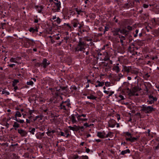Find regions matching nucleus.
<instances>
[{"mask_svg":"<svg viewBox=\"0 0 159 159\" xmlns=\"http://www.w3.org/2000/svg\"><path fill=\"white\" fill-rule=\"evenodd\" d=\"M141 107V111H143L146 114L151 113L155 110V108L152 106H147L144 105H143Z\"/></svg>","mask_w":159,"mask_h":159,"instance_id":"obj_1","label":"nucleus"},{"mask_svg":"<svg viewBox=\"0 0 159 159\" xmlns=\"http://www.w3.org/2000/svg\"><path fill=\"white\" fill-rule=\"evenodd\" d=\"M54 3L55 6H53V8H52V10L53 12H59L60 10V8L61 7V3L58 0H54Z\"/></svg>","mask_w":159,"mask_h":159,"instance_id":"obj_2","label":"nucleus"},{"mask_svg":"<svg viewBox=\"0 0 159 159\" xmlns=\"http://www.w3.org/2000/svg\"><path fill=\"white\" fill-rule=\"evenodd\" d=\"M80 40L78 42V43L75 48V51H82L83 49H84V46H85V43L84 42L82 41L81 38H80L79 39Z\"/></svg>","mask_w":159,"mask_h":159,"instance_id":"obj_3","label":"nucleus"},{"mask_svg":"<svg viewBox=\"0 0 159 159\" xmlns=\"http://www.w3.org/2000/svg\"><path fill=\"white\" fill-rule=\"evenodd\" d=\"M148 98L149 100L148 101V102L149 104H152L153 103L155 102H156L157 100V98L156 97H154L152 95H150L149 96Z\"/></svg>","mask_w":159,"mask_h":159,"instance_id":"obj_4","label":"nucleus"},{"mask_svg":"<svg viewBox=\"0 0 159 159\" xmlns=\"http://www.w3.org/2000/svg\"><path fill=\"white\" fill-rule=\"evenodd\" d=\"M116 121L113 119L110 120L108 122V126L110 127H114L116 125Z\"/></svg>","mask_w":159,"mask_h":159,"instance_id":"obj_5","label":"nucleus"},{"mask_svg":"<svg viewBox=\"0 0 159 159\" xmlns=\"http://www.w3.org/2000/svg\"><path fill=\"white\" fill-rule=\"evenodd\" d=\"M18 132L19 133L22 137L25 136L27 133L25 130L22 129H18Z\"/></svg>","mask_w":159,"mask_h":159,"instance_id":"obj_6","label":"nucleus"},{"mask_svg":"<svg viewBox=\"0 0 159 159\" xmlns=\"http://www.w3.org/2000/svg\"><path fill=\"white\" fill-rule=\"evenodd\" d=\"M41 64H42V66H43V67L45 68L47 67V66L50 64V63L49 61L47 62V60L46 59L44 58L43 59V62L41 63Z\"/></svg>","mask_w":159,"mask_h":159,"instance_id":"obj_7","label":"nucleus"},{"mask_svg":"<svg viewBox=\"0 0 159 159\" xmlns=\"http://www.w3.org/2000/svg\"><path fill=\"white\" fill-rule=\"evenodd\" d=\"M126 28H122L121 29H120V33L122 34L123 35H125V36H126L128 34L129 31L127 30Z\"/></svg>","mask_w":159,"mask_h":159,"instance_id":"obj_8","label":"nucleus"},{"mask_svg":"<svg viewBox=\"0 0 159 159\" xmlns=\"http://www.w3.org/2000/svg\"><path fill=\"white\" fill-rule=\"evenodd\" d=\"M125 36H123L120 35H119V37L120 39V42L122 46H124V41L125 40Z\"/></svg>","mask_w":159,"mask_h":159,"instance_id":"obj_9","label":"nucleus"},{"mask_svg":"<svg viewBox=\"0 0 159 159\" xmlns=\"http://www.w3.org/2000/svg\"><path fill=\"white\" fill-rule=\"evenodd\" d=\"M119 32H120V29L116 28L114 30L112 31V32L113 34V35L114 36H116L117 35H119Z\"/></svg>","mask_w":159,"mask_h":159,"instance_id":"obj_10","label":"nucleus"},{"mask_svg":"<svg viewBox=\"0 0 159 159\" xmlns=\"http://www.w3.org/2000/svg\"><path fill=\"white\" fill-rule=\"evenodd\" d=\"M69 128L70 130H73V131H77L80 129V127L75 125H74V126L72 127L71 126H69Z\"/></svg>","mask_w":159,"mask_h":159,"instance_id":"obj_11","label":"nucleus"},{"mask_svg":"<svg viewBox=\"0 0 159 159\" xmlns=\"http://www.w3.org/2000/svg\"><path fill=\"white\" fill-rule=\"evenodd\" d=\"M132 69L131 66H124L123 70L125 71L126 72L128 73L129 72L130 70Z\"/></svg>","mask_w":159,"mask_h":159,"instance_id":"obj_12","label":"nucleus"},{"mask_svg":"<svg viewBox=\"0 0 159 159\" xmlns=\"http://www.w3.org/2000/svg\"><path fill=\"white\" fill-rule=\"evenodd\" d=\"M137 139V138L135 137H132L131 136V138H126V140L127 141H129L131 142H133L135 141Z\"/></svg>","mask_w":159,"mask_h":159,"instance_id":"obj_13","label":"nucleus"},{"mask_svg":"<svg viewBox=\"0 0 159 159\" xmlns=\"http://www.w3.org/2000/svg\"><path fill=\"white\" fill-rule=\"evenodd\" d=\"M139 90H140V88L139 86H134L132 89V93L134 94L135 92Z\"/></svg>","mask_w":159,"mask_h":159,"instance_id":"obj_14","label":"nucleus"},{"mask_svg":"<svg viewBox=\"0 0 159 159\" xmlns=\"http://www.w3.org/2000/svg\"><path fill=\"white\" fill-rule=\"evenodd\" d=\"M35 7L38 10L39 13H40L41 12L43 9V7L42 6H35Z\"/></svg>","mask_w":159,"mask_h":159,"instance_id":"obj_15","label":"nucleus"},{"mask_svg":"<svg viewBox=\"0 0 159 159\" xmlns=\"http://www.w3.org/2000/svg\"><path fill=\"white\" fill-rule=\"evenodd\" d=\"M70 119H71L72 123L74 124L77 122V121L75 119V116L74 115H72L71 116V118Z\"/></svg>","mask_w":159,"mask_h":159,"instance_id":"obj_16","label":"nucleus"},{"mask_svg":"<svg viewBox=\"0 0 159 159\" xmlns=\"http://www.w3.org/2000/svg\"><path fill=\"white\" fill-rule=\"evenodd\" d=\"M97 98V97H95L94 96H93V95H92V94H91L90 96H88L87 97V98L88 99H93V100H94V99L96 100Z\"/></svg>","mask_w":159,"mask_h":159,"instance_id":"obj_17","label":"nucleus"},{"mask_svg":"<svg viewBox=\"0 0 159 159\" xmlns=\"http://www.w3.org/2000/svg\"><path fill=\"white\" fill-rule=\"evenodd\" d=\"M97 136L101 138H105V136H103V133H102V132H98L97 133Z\"/></svg>","mask_w":159,"mask_h":159,"instance_id":"obj_18","label":"nucleus"},{"mask_svg":"<svg viewBox=\"0 0 159 159\" xmlns=\"http://www.w3.org/2000/svg\"><path fill=\"white\" fill-rule=\"evenodd\" d=\"M130 152V151L129 149H127L124 151H123L121 152V154L123 155H124L125 154L127 153H129Z\"/></svg>","mask_w":159,"mask_h":159,"instance_id":"obj_19","label":"nucleus"},{"mask_svg":"<svg viewBox=\"0 0 159 159\" xmlns=\"http://www.w3.org/2000/svg\"><path fill=\"white\" fill-rule=\"evenodd\" d=\"M13 127L15 128V129L16 130V128H17L20 127V125L17 123V122H15L14 123L13 125Z\"/></svg>","mask_w":159,"mask_h":159,"instance_id":"obj_20","label":"nucleus"},{"mask_svg":"<svg viewBox=\"0 0 159 159\" xmlns=\"http://www.w3.org/2000/svg\"><path fill=\"white\" fill-rule=\"evenodd\" d=\"M113 69L115 70L117 73L119 72L120 71L119 67L117 66H114Z\"/></svg>","mask_w":159,"mask_h":159,"instance_id":"obj_21","label":"nucleus"},{"mask_svg":"<svg viewBox=\"0 0 159 159\" xmlns=\"http://www.w3.org/2000/svg\"><path fill=\"white\" fill-rule=\"evenodd\" d=\"M78 115V114H77L76 115H75V116L77 117V118L78 119H80V117L82 116H83L84 117H85L86 116V114H82L81 115Z\"/></svg>","mask_w":159,"mask_h":159,"instance_id":"obj_22","label":"nucleus"},{"mask_svg":"<svg viewBox=\"0 0 159 159\" xmlns=\"http://www.w3.org/2000/svg\"><path fill=\"white\" fill-rule=\"evenodd\" d=\"M60 106L61 107V109H63L64 110H66L65 105L63 103V102H62L60 104Z\"/></svg>","mask_w":159,"mask_h":159,"instance_id":"obj_23","label":"nucleus"},{"mask_svg":"<svg viewBox=\"0 0 159 159\" xmlns=\"http://www.w3.org/2000/svg\"><path fill=\"white\" fill-rule=\"evenodd\" d=\"M29 31L30 32H32V33H34L35 32H38V30L37 29H34L33 28H30Z\"/></svg>","mask_w":159,"mask_h":159,"instance_id":"obj_24","label":"nucleus"},{"mask_svg":"<svg viewBox=\"0 0 159 159\" xmlns=\"http://www.w3.org/2000/svg\"><path fill=\"white\" fill-rule=\"evenodd\" d=\"M19 81L18 80H14L13 82V83L12 84V86H15L19 82Z\"/></svg>","mask_w":159,"mask_h":159,"instance_id":"obj_25","label":"nucleus"},{"mask_svg":"<svg viewBox=\"0 0 159 159\" xmlns=\"http://www.w3.org/2000/svg\"><path fill=\"white\" fill-rule=\"evenodd\" d=\"M96 83H98V86H102L104 84V83L103 82H100L98 80H97Z\"/></svg>","mask_w":159,"mask_h":159,"instance_id":"obj_26","label":"nucleus"},{"mask_svg":"<svg viewBox=\"0 0 159 159\" xmlns=\"http://www.w3.org/2000/svg\"><path fill=\"white\" fill-rule=\"evenodd\" d=\"M31 128H29V132L32 134H34V132L35 131V129L34 128H33L31 130H30Z\"/></svg>","mask_w":159,"mask_h":159,"instance_id":"obj_27","label":"nucleus"},{"mask_svg":"<svg viewBox=\"0 0 159 159\" xmlns=\"http://www.w3.org/2000/svg\"><path fill=\"white\" fill-rule=\"evenodd\" d=\"M15 116H18V117H20L21 116V115L20 112L19 111H17L15 114Z\"/></svg>","mask_w":159,"mask_h":159,"instance_id":"obj_28","label":"nucleus"},{"mask_svg":"<svg viewBox=\"0 0 159 159\" xmlns=\"http://www.w3.org/2000/svg\"><path fill=\"white\" fill-rule=\"evenodd\" d=\"M126 89L127 90V91H129V93H128L129 95H134V93H132V92H131V90H130L129 88H127Z\"/></svg>","mask_w":159,"mask_h":159,"instance_id":"obj_29","label":"nucleus"},{"mask_svg":"<svg viewBox=\"0 0 159 159\" xmlns=\"http://www.w3.org/2000/svg\"><path fill=\"white\" fill-rule=\"evenodd\" d=\"M63 103L65 105V106H66L68 107L70 106V105L69 102H68L67 101L63 102Z\"/></svg>","mask_w":159,"mask_h":159,"instance_id":"obj_30","label":"nucleus"},{"mask_svg":"<svg viewBox=\"0 0 159 159\" xmlns=\"http://www.w3.org/2000/svg\"><path fill=\"white\" fill-rule=\"evenodd\" d=\"M40 66H42V65L41 63H40L39 62H36L35 63V66L36 67H39Z\"/></svg>","mask_w":159,"mask_h":159,"instance_id":"obj_31","label":"nucleus"},{"mask_svg":"<svg viewBox=\"0 0 159 159\" xmlns=\"http://www.w3.org/2000/svg\"><path fill=\"white\" fill-rule=\"evenodd\" d=\"M61 88V92L62 91H63L66 90V91H67V87H60Z\"/></svg>","mask_w":159,"mask_h":159,"instance_id":"obj_32","label":"nucleus"},{"mask_svg":"<svg viewBox=\"0 0 159 159\" xmlns=\"http://www.w3.org/2000/svg\"><path fill=\"white\" fill-rule=\"evenodd\" d=\"M108 137H112V133L111 132H109L107 134H106V136H105V138H107Z\"/></svg>","mask_w":159,"mask_h":159,"instance_id":"obj_33","label":"nucleus"},{"mask_svg":"<svg viewBox=\"0 0 159 159\" xmlns=\"http://www.w3.org/2000/svg\"><path fill=\"white\" fill-rule=\"evenodd\" d=\"M75 10L78 14H80V13L82 12L81 10H79L77 8H76Z\"/></svg>","mask_w":159,"mask_h":159,"instance_id":"obj_34","label":"nucleus"},{"mask_svg":"<svg viewBox=\"0 0 159 159\" xmlns=\"http://www.w3.org/2000/svg\"><path fill=\"white\" fill-rule=\"evenodd\" d=\"M26 84L28 85H32L33 84V82L32 81H30L29 82H27Z\"/></svg>","mask_w":159,"mask_h":159,"instance_id":"obj_35","label":"nucleus"},{"mask_svg":"<svg viewBox=\"0 0 159 159\" xmlns=\"http://www.w3.org/2000/svg\"><path fill=\"white\" fill-rule=\"evenodd\" d=\"M26 41L27 42L30 43L31 42H33L34 41L33 40H31L28 39H26Z\"/></svg>","mask_w":159,"mask_h":159,"instance_id":"obj_36","label":"nucleus"},{"mask_svg":"<svg viewBox=\"0 0 159 159\" xmlns=\"http://www.w3.org/2000/svg\"><path fill=\"white\" fill-rule=\"evenodd\" d=\"M125 134L126 135H127L129 137V138H131V134L130 133H129L128 132H126L125 133Z\"/></svg>","mask_w":159,"mask_h":159,"instance_id":"obj_37","label":"nucleus"},{"mask_svg":"<svg viewBox=\"0 0 159 159\" xmlns=\"http://www.w3.org/2000/svg\"><path fill=\"white\" fill-rule=\"evenodd\" d=\"M15 58L12 57L10 59V61L11 62H15V63H17L16 61H15Z\"/></svg>","mask_w":159,"mask_h":159,"instance_id":"obj_38","label":"nucleus"},{"mask_svg":"<svg viewBox=\"0 0 159 159\" xmlns=\"http://www.w3.org/2000/svg\"><path fill=\"white\" fill-rule=\"evenodd\" d=\"M129 7L130 5H129L128 3L125 4L124 6V7L126 8H129Z\"/></svg>","mask_w":159,"mask_h":159,"instance_id":"obj_39","label":"nucleus"},{"mask_svg":"<svg viewBox=\"0 0 159 159\" xmlns=\"http://www.w3.org/2000/svg\"><path fill=\"white\" fill-rule=\"evenodd\" d=\"M79 157L77 155H75L73 156V159H76L79 158Z\"/></svg>","mask_w":159,"mask_h":159,"instance_id":"obj_40","label":"nucleus"},{"mask_svg":"<svg viewBox=\"0 0 159 159\" xmlns=\"http://www.w3.org/2000/svg\"><path fill=\"white\" fill-rule=\"evenodd\" d=\"M125 28H127V29L128 30H129L130 31L132 30V27L130 26H128L127 27H125Z\"/></svg>","mask_w":159,"mask_h":159,"instance_id":"obj_41","label":"nucleus"},{"mask_svg":"<svg viewBox=\"0 0 159 159\" xmlns=\"http://www.w3.org/2000/svg\"><path fill=\"white\" fill-rule=\"evenodd\" d=\"M56 21L58 24H60L61 22V19L58 17L57 18Z\"/></svg>","mask_w":159,"mask_h":159,"instance_id":"obj_42","label":"nucleus"},{"mask_svg":"<svg viewBox=\"0 0 159 159\" xmlns=\"http://www.w3.org/2000/svg\"><path fill=\"white\" fill-rule=\"evenodd\" d=\"M56 89L57 91L59 92L60 93L61 92L60 87V88L57 87L56 88Z\"/></svg>","mask_w":159,"mask_h":159,"instance_id":"obj_43","label":"nucleus"},{"mask_svg":"<svg viewBox=\"0 0 159 159\" xmlns=\"http://www.w3.org/2000/svg\"><path fill=\"white\" fill-rule=\"evenodd\" d=\"M78 120H82V121H86L87 120V119H86V118H81L80 117V119H78Z\"/></svg>","mask_w":159,"mask_h":159,"instance_id":"obj_44","label":"nucleus"},{"mask_svg":"<svg viewBox=\"0 0 159 159\" xmlns=\"http://www.w3.org/2000/svg\"><path fill=\"white\" fill-rule=\"evenodd\" d=\"M109 28L108 27L105 26V30L104 31V34H105L106 31H108V30H109Z\"/></svg>","mask_w":159,"mask_h":159,"instance_id":"obj_45","label":"nucleus"},{"mask_svg":"<svg viewBox=\"0 0 159 159\" xmlns=\"http://www.w3.org/2000/svg\"><path fill=\"white\" fill-rule=\"evenodd\" d=\"M82 159H88V157L87 156H82Z\"/></svg>","mask_w":159,"mask_h":159,"instance_id":"obj_46","label":"nucleus"},{"mask_svg":"<svg viewBox=\"0 0 159 159\" xmlns=\"http://www.w3.org/2000/svg\"><path fill=\"white\" fill-rule=\"evenodd\" d=\"M17 122L21 123H23L24 122V121L22 120H18Z\"/></svg>","mask_w":159,"mask_h":159,"instance_id":"obj_47","label":"nucleus"},{"mask_svg":"<svg viewBox=\"0 0 159 159\" xmlns=\"http://www.w3.org/2000/svg\"><path fill=\"white\" fill-rule=\"evenodd\" d=\"M34 110H30L29 111V113L31 115L32 113L34 112Z\"/></svg>","mask_w":159,"mask_h":159,"instance_id":"obj_48","label":"nucleus"},{"mask_svg":"<svg viewBox=\"0 0 159 159\" xmlns=\"http://www.w3.org/2000/svg\"><path fill=\"white\" fill-rule=\"evenodd\" d=\"M114 93V92L113 91H111L109 92V93L108 96L109 97L111 96L112 95V94H113Z\"/></svg>","mask_w":159,"mask_h":159,"instance_id":"obj_49","label":"nucleus"},{"mask_svg":"<svg viewBox=\"0 0 159 159\" xmlns=\"http://www.w3.org/2000/svg\"><path fill=\"white\" fill-rule=\"evenodd\" d=\"M43 117V116L40 115V116H36V119H38V118H40L41 119V120L42 119V117Z\"/></svg>","mask_w":159,"mask_h":159,"instance_id":"obj_50","label":"nucleus"},{"mask_svg":"<svg viewBox=\"0 0 159 159\" xmlns=\"http://www.w3.org/2000/svg\"><path fill=\"white\" fill-rule=\"evenodd\" d=\"M119 97L121 98V100H124L125 99V98H124V97L122 95H119Z\"/></svg>","mask_w":159,"mask_h":159,"instance_id":"obj_51","label":"nucleus"},{"mask_svg":"<svg viewBox=\"0 0 159 159\" xmlns=\"http://www.w3.org/2000/svg\"><path fill=\"white\" fill-rule=\"evenodd\" d=\"M46 133L48 136H51V133L50 131H48V132H47Z\"/></svg>","mask_w":159,"mask_h":159,"instance_id":"obj_52","label":"nucleus"},{"mask_svg":"<svg viewBox=\"0 0 159 159\" xmlns=\"http://www.w3.org/2000/svg\"><path fill=\"white\" fill-rule=\"evenodd\" d=\"M102 64H104V65L105 66H107L108 65V63H106L105 62H102Z\"/></svg>","mask_w":159,"mask_h":159,"instance_id":"obj_53","label":"nucleus"},{"mask_svg":"<svg viewBox=\"0 0 159 159\" xmlns=\"http://www.w3.org/2000/svg\"><path fill=\"white\" fill-rule=\"evenodd\" d=\"M143 7L145 8H147L148 7V5H147L146 4H144L143 5Z\"/></svg>","mask_w":159,"mask_h":159,"instance_id":"obj_54","label":"nucleus"},{"mask_svg":"<svg viewBox=\"0 0 159 159\" xmlns=\"http://www.w3.org/2000/svg\"><path fill=\"white\" fill-rule=\"evenodd\" d=\"M60 134L61 136H64L65 135L64 134V133L63 132H60Z\"/></svg>","mask_w":159,"mask_h":159,"instance_id":"obj_55","label":"nucleus"},{"mask_svg":"<svg viewBox=\"0 0 159 159\" xmlns=\"http://www.w3.org/2000/svg\"><path fill=\"white\" fill-rule=\"evenodd\" d=\"M109 57H107V58H105L103 60L106 61H107V60H109Z\"/></svg>","mask_w":159,"mask_h":159,"instance_id":"obj_56","label":"nucleus"},{"mask_svg":"<svg viewBox=\"0 0 159 159\" xmlns=\"http://www.w3.org/2000/svg\"><path fill=\"white\" fill-rule=\"evenodd\" d=\"M15 64H11L9 65L8 66L10 67H13V66H15Z\"/></svg>","mask_w":159,"mask_h":159,"instance_id":"obj_57","label":"nucleus"},{"mask_svg":"<svg viewBox=\"0 0 159 159\" xmlns=\"http://www.w3.org/2000/svg\"><path fill=\"white\" fill-rule=\"evenodd\" d=\"M90 151V150L89 148H87L86 149V152L87 153H89Z\"/></svg>","mask_w":159,"mask_h":159,"instance_id":"obj_58","label":"nucleus"},{"mask_svg":"<svg viewBox=\"0 0 159 159\" xmlns=\"http://www.w3.org/2000/svg\"><path fill=\"white\" fill-rule=\"evenodd\" d=\"M77 23H74L73 24V26L74 27H77Z\"/></svg>","mask_w":159,"mask_h":159,"instance_id":"obj_59","label":"nucleus"},{"mask_svg":"<svg viewBox=\"0 0 159 159\" xmlns=\"http://www.w3.org/2000/svg\"><path fill=\"white\" fill-rule=\"evenodd\" d=\"M104 92L106 93L107 94H108L109 93V91H107L106 90H104Z\"/></svg>","mask_w":159,"mask_h":159,"instance_id":"obj_60","label":"nucleus"},{"mask_svg":"<svg viewBox=\"0 0 159 159\" xmlns=\"http://www.w3.org/2000/svg\"><path fill=\"white\" fill-rule=\"evenodd\" d=\"M14 91H15L16 90V89H17L18 88V87L17 86H14Z\"/></svg>","mask_w":159,"mask_h":159,"instance_id":"obj_61","label":"nucleus"},{"mask_svg":"<svg viewBox=\"0 0 159 159\" xmlns=\"http://www.w3.org/2000/svg\"><path fill=\"white\" fill-rule=\"evenodd\" d=\"M145 76H147V77L148 78L150 76V75H149L148 73H146L145 75Z\"/></svg>","mask_w":159,"mask_h":159,"instance_id":"obj_62","label":"nucleus"},{"mask_svg":"<svg viewBox=\"0 0 159 159\" xmlns=\"http://www.w3.org/2000/svg\"><path fill=\"white\" fill-rule=\"evenodd\" d=\"M84 126L86 127H89V126L88 125V124L87 123H84Z\"/></svg>","mask_w":159,"mask_h":159,"instance_id":"obj_63","label":"nucleus"},{"mask_svg":"<svg viewBox=\"0 0 159 159\" xmlns=\"http://www.w3.org/2000/svg\"><path fill=\"white\" fill-rule=\"evenodd\" d=\"M159 149V146L157 145L155 147V149L157 150Z\"/></svg>","mask_w":159,"mask_h":159,"instance_id":"obj_64","label":"nucleus"}]
</instances>
